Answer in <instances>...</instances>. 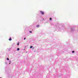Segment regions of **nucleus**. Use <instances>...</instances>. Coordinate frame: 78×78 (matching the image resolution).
Returning a JSON list of instances; mask_svg holds the SVG:
<instances>
[{"instance_id": "nucleus-1", "label": "nucleus", "mask_w": 78, "mask_h": 78, "mask_svg": "<svg viewBox=\"0 0 78 78\" xmlns=\"http://www.w3.org/2000/svg\"><path fill=\"white\" fill-rule=\"evenodd\" d=\"M40 12L41 13V14L43 15L44 14V12L41 11Z\"/></svg>"}, {"instance_id": "nucleus-2", "label": "nucleus", "mask_w": 78, "mask_h": 78, "mask_svg": "<svg viewBox=\"0 0 78 78\" xmlns=\"http://www.w3.org/2000/svg\"><path fill=\"white\" fill-rule=\"evenodd\" d=\"M9 40V41H11V40H12V39H11V37H10Z\"/></svg>"}, {"instance_id": "nucleus-3", "label": "nucleus", "mask_w": 78, "mask_h": 78, "mask_svg": "<svg viewBox=\"0 0 78 78\" xmlns=\"http://www.w3.org/2000/svg\"><path fill=\"white\" fill-rule=\"evenodd\" d=\"M37 28H39V25H37Z\"/></svg>"}, {"instance_id": "nucleus-4", "label": "nucleus", "mask_w": 78, "mask_h": 78, "mask_svg": "<svg viewBox=\"0 0 78 78\" xmlns=\"http://www.w3.org/2000/svg\"><path fill=\"white\" fill-rule=\"evenodd\" d=\"M19 50H20V49L19 48H17V50H18V51H19Z\"/></svg>"}, {"instance_id": "nucleus-5", "label": "nucleus", "mask_w": 78, "mask_h": 78, "mask_svg": "<svg viewBox=\"0 0 78 78\" xmlns=\"http://www.w3.org/2000/svg\"><path fill=\"white\" fill-rule=\"evenodd\" d=\"M11 61H9V64H11Z\"/></svg>"}, {"instance_id": "nucleus-6", "label": "nucleus", "mask_w": 78, "mask_h": 78, "mask_svg": "<svg viewBox=\"0 0 78 78\" xmlns=\"http://www.w3.org/2000/svg\"><path fill=\"white\" fill-rule=\"evenodd\" d=\"M30 48H33V46H30Z\"/></svg>"}, {"instance_id": "nucleus-7", "label": "nucleus", "mask_w": 78, "mask_h": 78, "mask_svg": "<svg viewBox=\"0 0 78 78\" xmlns=\"http://www.w3.org/2000/svg\"><path fill=\"white\" fill-rule=\"evenodd\" d=\"M30 33H32V31H30Z\"/></svg>"}, {"instance_id": "nucleus-8", "label": "nucleus", "mask_w": 78, "mask_h": 78, "mask_svg": "<svg viewBox=\"0 0 78 78\" xmlns=\"http://www.w3.org/2000/svg\"><path fill=\"white\" fill-rule=\"evenodd\" d=\"M7 60H8V61H9V58H7Z\"/></svg>"}, {"instance_id": "nucleus-9", "label": "nucleus", "mask_w": 78, "mask_h": 78, "mask_svg": "<svg viewBox=\"0 0 78 78\" xmlns=\"http://www.w3.org/2000/svg\"><path fill=\"white\" fill-rule=\"evenodd\" d=\"M51 19H52L51 18H50V20H51Z\"/></svg>"}, {"instance_id": "nucleus-10", "label": "nucleus", "mask_w": 78, "mask_h": 78, "mask_svg": "<svg viewBox=\"0 0 78 78\" xmlns=\"http://www.w3.org/2000/svg\"><path fill=\"white\" fill-rule=\"evenodd\" d=\"M72 53H74V52H75V51H72Z\"/></svg>"}, {"instance_id": "nucleus-11", "label": "nucleus", "mask_w": 78, "mask_h": 78, "mask_svg": "<svg viewBox=\"0 0 78 78\" xmlns=\"http://www.w3.org/2000/svg\"><path fill=\"white\" fill-rule=\"evenodd\" d=\"M26 38H24V40H25Z\"/></svg>"}, {"instance_id": "nucleus-12", "label": "nucleus", "mask_w": 78, "mask_h": 78, "mask_svg": "<svg viewBox=\"0 0 78 78\" xmlns=\"http://www.w3.org/2000/svg\"><path fill=\"white\" fill-rule=\"evenodd\" d=\"M19 45V43H18L17 44V45Z\"/></svg>"}, {"instance_id": "nucleus-13", "label": "nucleus", "mask_w": 78, "mask_h": 78, "mask_svg": "<svg viewBox=\"0 0 78 78\" xmlns=\"http://www.w3.org/2000/svg\"><path fill=\"white\" fill-rule=\"evenodd\" d=\"M32 49H34V48H32Z\"/></svg>"}, {"instance_id": "nucleus-14", "label": "nucleus", "mask_w": 78, "mask_h": 78, "mask_svg": "<svg viewBox=\"0 0 78 78\" xmlns=\"http://www.w3.org/2000/svg\"><path fill=\"white\" fill-rule=\"evenodd\" d=\"M0 78H2V77H0Z\"/></svg>"}]
</instances>
